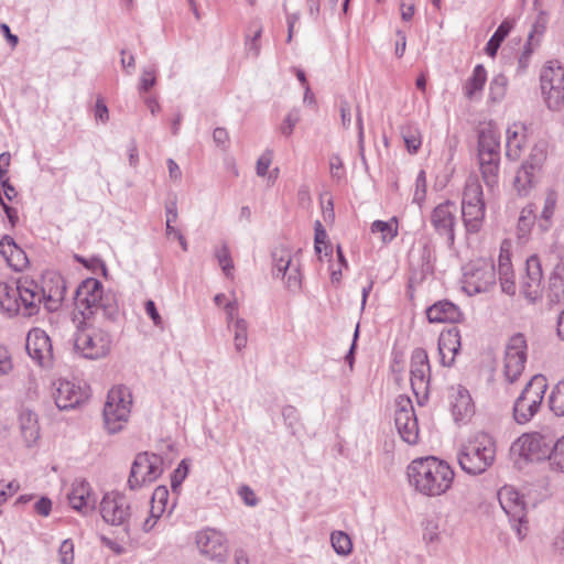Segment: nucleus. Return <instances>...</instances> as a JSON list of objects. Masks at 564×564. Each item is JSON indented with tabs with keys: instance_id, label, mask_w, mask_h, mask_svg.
<instances>
[{
	"instance_id": "15",
	"label": "nucleus",
	"mask_w": 564,
	"mask_h": 564,
	"mask_svg": "<svg viewBox=\"0 0 564 564\" xmlns=\"http://www.w3.org/2000/svg\"><path fill=\"white\" fill-rule=\"evenodd\" d=\"M527 343L522 334H517L509 339L505 351L503 377L505 381L512 384L521 377L527 361Z\"/></svg>"
},
{
	"instance_id": "12",
	"label": "nucleus",
	"mask_w": 564,
	"mask_h": 564,
	"mask_svg": "<svg viewBox=\"0 0 564 564\" xmlns=\"http://www.w3.org/2000/svg\"><path fill=\"white\" fill-rule=\"evenodd\" d=\"M501 508L508 514L512 529L520 540L528 534L525 505L520 494L512 487L505 486L498 491Z\"/></svg>"
},
{
	"instance_id": "9",
	"label": "nucleus",
	"mask_w": 564,
	"mask_h": 564,
	"mask_svg": "<svg viewBox=\"0 0 564 564\" xmlns=\"http://www.w3.org/2000/svg\"><path fill=\"white\" fill-rule=\"evenodd\" d=\"M556 435L550 429L523 434L511 446V451L530 462L547 459Z\"/></svg>"
},
{
	"instance_id": "22",
	"label": "nucleus",
	"mask_w": 564,
	"mask_h": 564,
	"mask_svg": "<svg viewBox=\"0 0 564 564\" xmlns=\"http://www.w3.org/2000/svg\"><path fill=\"white\" fill-rule=\"evenodd\" d=\"M542 270L538 258L531 257L527 261V274L522 278L521 294L534 303L542 296Z\"/></svg>"
},
{
	"instance_id": "8",
	"label": "nucleus",
	"mask_w": 564,
	"mask_h": 564,
	"mask_svg": "<svg viewBox=\"0 0 564 564\" xmlns=\"http://www.w3.org/2000/svg\"><path fill=\"white\" fill-rule=\"evenodd\" d=\"M495 286L496 269L490 260L477 259L464 268L463 289L468 295L486 293Z\"/></svg>"
},
{
	"instance_id": "62",
	"label": "nucleus",
	"mask_w": 564,
	"mask_h": 564,
	"mask_svg": "<svg viewBox=\"0 0 564 564\" xmlns=\"http://www.w3.org/2000/svg\"><path fill=\"white\" fill-rule=\"evenodd\" d=\"M144 308L149 317L152 319L153 324L156 327L163 328V319L158 312L155 303L152 300H148L145 302Z\"/></svg>"
},
{
	"instance_id": "58",
	"label": "nucleus",
	"mask_w": 564,
	"mask_h": 564,
	"mask_svg": "<svg viewBox=\"0 0 564 564\" xmlns=\"http://www.w3.org/2000/svg\"><path fill=\"white\" fill-rule=\"evenodd\" d=\"M357 129H358V150L359 156L362 161V164L367 167V160L365 155V132H364V123L361 118L360 108H357Z\"/></svg>"
},
{
	"instance_id": "11",
	"label": "nucleus",
	"mask_w": 564,
	"mask_h": 564,
	"mask_svg": "<svg viewBox=\"0 0 564 564\" xmlns=\"http://www.w3.org/2000/svg\"><path fill=\"white\" fill-rule=\"evenodd\" d=\"M163 459L160 455L139 453L131 466L128 486L131 490L142 487L147 482L156 480L163 471Z\"/></svg>"
},
{
	"instance_id": "64",
	"label": "nucleus",
	"mask_w": 564,
	"mask_h": 564,
	"mask_svg": "<svg viewBox=\"0 0 564 564\" xmlns=\"http://www.w3.org/2000/svg\"><path fill=\"white\" fill-rule=\"evenodd\" d=\"M213 139L218 147L223 148L224 150L227 149L229 142V134L225 128H216L213 132Z\"/></svg>"
},
{
	"instance_id": "53",
	"label": "nucleus",
	"mask_w": 564,
	"mask_h": 564,
	"mask_svg": "<svg viewBox=\"0 0 564 564\" xmlns=\"http://www.w3.org/2000/svg\"><path fill=\"white\" fill-rule=\"evenodd\" d=\"M282 416H283L284 423L291 430L292 434H295L296 429L299 426V421H300L297 410L292 405H286L282 410Z\"/></svg>"
},
{
	"instance_id": "51",
	"label": "nucleus",
	"mask_w": 564,
	"mask_h": 564,
	"mask_svg": "<svg viewBox=\"0 0 564 564\" xmlns=\"http://www.w3.org/2000/svg\"><path fill=\"white\" fill-rule=\"evenodd\" d=\"M215 257L221 267V270L226 276H232L234 272V262L230 256L229 248L226 243H224L220 248L215 250Z\"/></svg>"
},
{
	"instance_id": "2",
	"label": "nucleus",
	"mask_w": 564,
	"mask_h": 564,
	"mask_svg": "<svg viewBox=\"0 0 564 564\" xmlns=\"http://www.w3.org/2000/svg\"><path fill=\"white\" fill-rule=\"evenodd\" d=\"M104 301L101 303V317L109 322H116L120 315L116 294L111 291H105L102 283L94 278L84 280L75 292V306L84 319L91 318V304L95 299Z\"/></svg>"
},
{
	"instance_id": "1",
	"label": "nucleus",
	"mask_w": 564,
	"mask_h": 564,
	"mask_svg": "<svg viewBox=\"0 0 564 564\" xmlns=\"http://www.w3.org/2000/svg\"><path fill=\"white\" fill-rule=\"evenodd\" d=\"M454 470L434 456L414 459L408 467L411 485L422 495L437 497L445 494L454 480Z\"/></svg>"
},
{
	"instance_id": "19",
	"label": "nucleus",
	"mask_w": 564,
	"mask_h": 564,
	"mask_svg": "<svg viewBox=\"0 0 564 564\" xmlns=\"http://www.w3.org/2000/svg\"><path fill=\"white\" fill-rule=\"evenodd\" d=\"M102 519L112 525H123L130 518V505L119 492L106 494L100 503Z\"/></svg>"
},
{
	"instance_id": "31",
	"label": "nucleus",
	"mask_w": 564,
	"mask_h": 564,
	"mask_svg": "<svg viewBox=\"0 0 564 564\" xmlns=\"http://www.w3.org/2000/svg\"><path fill=\"white\" fill-rule=\"evenodd\" d=\"M542 32L543 31L540 30L539 26L535 24L532 26V30L529 32L527 42L523 46V50L518 57V67H517L518 74H523L527 70L534 50L540 45V36L542 35Z\"/></svg>"
},
{
	"instance_id": "59",
	"label": "nucleus",
	"mask_w": 564,
	"mask_h": 564,
	"mask_svg": "<svg viewBox=\"0 0 564 564\" xmlns=\"http://www.w3.org/2000/svg\"><path fill=\"white\" fill-rule=\"evenodd\" d=\"M156 83L155 69L154 68H145L142 72L140 78L139 90L141 93L148 91L151 87H153Z\"/></svg>"
},
{
	"instance_id": "13",
	"label": "nucleus",
	"mask_w": 564,
	"mask_h": 564,
	"mask_svg": "<svg viewBox=\"0 0 564 564\" xmlns=\"http://www.w3.org/2000/svg\"><path fill=\"white\" fill-rule=\"evenodd\" d=\"M410 381L412 391L420 405L429 398L431 367L425 349L415 348L411 356Z\"/></svg>"
},
{
	"instance_id": "10",
	"label": "nucleus",
	"mask_w": 564,
	"mask_h": 564,
	"mask_svg": "<svg viewBox=\"0 0 564 564\" xmlns=\"http://www.w3.org/2000/svg\"><path fill=\"white\" fill-rule=\"evenodd\" d=\"M540 82L547 107L558 109L564 101V67L558 61H549L541 70Z\"/></svg>"
},
{
	"instance_id": "32",
	"label": "nucleus",
	"mask_w": 564,
	"mask_h": 564,
	"mask_svg": "<svg viewBox=\"0 0 564 564\" xmlns=\"http://www.w3.org/2000/svg\"><path fill=\"white\" fill-rule=\"evenodd\" d=\"M545 391V378L543 376H534L525 384L520 394L523 397V400L530 401L532 405L541 408Z\"/></svg>"
},
{
	"instance_id": "46",
	"label": "nucleus",
	"mask_w": 564,
	"mask_h": 564,
	"mask_svg": "<svg viewBox=\"0 0 564 564\" xmlns=\"http://www.w3.org/2000/svg\"><path fill=\"white\" fill-rule=\"evenodd\" d=\"M169 500V490L165 486H159L154 489L151 502V512L152 516L160 518V516L164 512L166 508V503Z\"/></svg>"
},
{
	"instance_id": "36",
	"label": "nucleus",
	"mask_w": 564,
	"mask_h": 564,
	"mask_svg": "<svg viewBox=\"0 0 564 564\" xmlns=\"http://www.w3.org/2000/svg\"><path fill=\"white\" fill-rule=\"evenodd\" d=\"M485 205L482 187L477 176H469L466 181L462 206Z\"/></svg>"
},
{
	"instance_id": "56",
	"label": "nucleus",
	"mask_w": 564,
	"mask_h": 564,
	"mask_svg": "<svg viewBox=\"0 0 564 564\" xmlns=\"http://www.w3.org/2000/svg\"><path fill=\"white\" fill-rule=\"evenodd\" d=\"M426 196V176L425 172L421 170L416 176L415 181V192L413 196V202L421 204Z\"/></svg>"
},
{
	"instance_id": "21",
	"label": "nucleus",
	"mask_w": 564,
	"mask_h": 564,
	"mask_svg": "<svg viewBox=\"0 0 564 564\" xmlns=\"http://www.w3.org/2000/svg\"><path fill=\"white\" fill-rule=\"evenodd\" d=\"M25 349L40 366H48L53 359V347L48 335L41 328H33L26 336Z\"/></svg>"
},
{
	"instance_id": "20",
	"label": "nucleus",
	"mask_w": 564,
	"mask_h": 564,
	"mask_svg": "<svg viewBox=\"0 0 564 564\" xmlns=\"http://www.w3.org/2000/svg\"><path fill=\"white\" fill-rule=\"evenodd\" d=\"M54 386L55 392L53 395L59 410L75 409L89 397L86 389L65 379L57 380Z\"/></svg>"
},
{
	"instance_id": "6",
	"label": "nucleus",
	"mask_w": 564,
	"mask_h": 564,
	"mask_svg": "<svg viewBox=\"0 0 564 564\" xmlns=\"http://www.w3.org/2000/svg\"><path fill=\"white\" fill-rule=\"evenodd\" d=\"M131 403V393L126 387H116L108 392L104 408V422L110 434L123 429L130 415Z\"/></svg>"
},
{
	"instance_id": "52",
	"label": "nucleus",
	"mask_w": 564,
	"mask_h": 564,
	"mask_svg": "<svg viewBox=\"0 0 564 564\" xmlns=\"http://www.w3.org/2000/svg\"><path fill=\"white\" fill-rule=\"evenodd\" d=\"M401 133L409 153H416L422 143L419 131L411 127H406L402 128Z\"/></svg>"
},
{
	"instance_id": "23",
	"label": "nucleus",
	"mask_w": 564,
	"mask_h": 564,
	"mask_svg": "<svg viewBox=\"0 0 564 564\" xmlns=\"http://www.w3.org/2000/svg\"><path fill=\"white\" fill-rule=\"evenodd\" d=\"M0 256L17 272L24 270L29 265L25 251L9 235H4L0 240Z\"/></svg>"
},
{
	"instance_id": "39",
	"label": "nucleus",
	"mask_w": 564,
	"mask_h": 564,
	"mask_svg": "<svg viewBox=\"0 0 564 564\" xmlns=\"http://www.w3.org/2000/svg\"><path fill=\"white\" fill-rule=\"evenodd\" d=\"M487 80V72L482 64L475 66L470 78L464 86L465 96L473 99L477 93H480Z\"/></svg>"
},
{
	"instance_id": "55",
	"label": "nucleus",
	"mask_w": 564,
	"mask_h": 564,
	"mask_svg": "<svg viewBox=\"0 0 564 564\" xmlns=\"http://www.w3.org/2000/svg\"><path fill=\"white\" fill-rule=\"evenodd\" d=\"M187 473H188V466L185 463V460H182L178 464L177 468L173 471V475L171 477V487H172L173 491L176 492L178 490L182 482L186 478Z\"/></svg>"
},
{
	"instance_id": "45",
	"label": "nucleus",
	"mask_w": 564,
	"mask_h": 564,
	"mask_svg": "<svg viewBox=\"0 0 564 564\" xmlns=\"http://www.w3.org/2000/svg\"><path fill=\"white\" fill-rule=\"evenodd\" d=\"M507 88L508 78L503 74H497L489 84V99L492 102H500L507 94Z\"/></svg>"
},
{
	"instance_id": "30",
	"label": "nucleus",
	"mask_w": 564,
	"mask_h": 564,
	"mask_svg": "<svg viewBox=\"0 0 564 564\" xmlns=\"http://www.w3.org/2000/svg\"><path fill=\"white\" fill-rule=\"evenodd\" d=\"M21 435L26 446L33 445L40 436L37 416L30 410H24L19 416Z\"/></svg>"
},
{
	"instance_id": "42",
	"label": "nucleus",
	"mask_w": 564,
	"mask_h": 564,
	"mask_svg": "<svg viewBox=\"0 0 564 564\" xmlns=\"http://www.w3.org/2000/svg\"><path fill=\"white\" fill-rule=\"evenodd\" d=\"M535 220V206L533 204H528L525 207L522 208L518 219L517 229L519 237H525L527 235H529Z\"/></svg>"
},
{
	"instance_id": "5",
	"label": "nucleus",
	"mask_w": 564,
	"mask_h": 564,
	"mask_svg": "<svg viewBox=\"0 0 564 564\" xmlns=\"http://www.w3.org/2000/svg\"><path fill=\"white\" fill-rule=\"evenodd\" d=\"M73 340L75 351L86 359H99L110 351L111 337L109 333L89 327L86 323L78 326Z\"/></svg>"
},
{
	"instance_id": "57",
	"label": "nucleus",
	"mask_w": 564,
	"mask_h": 564,
	"mask_svg": "<svg viewBox=\"0 0 564 564\" xmlns=\"http://www.w3.org/2000/svg\"><path fill=\"white\" fill-rule=\"evenodd\" d=\"M59 561L61 564H73L74 562V544L72 540H64L61 543L59 550Z\"/></svg>"
},
{
	"instance_id": "54",
	"label": "nucleus",
	"mask_w": 564,
	"mask_h": 564,
	"mask_svg": "<svg viewBox=\"0 0 564 564\" xmlns=\"http://www.w3.org/2000/svg\"><path fill=\"white\" fill-rule=\"evenodd\" d=\"M299 121H300V111L297 109L291 110L286 115L283 123L280 127L281 133L285 137H290L293 133V129Z\"/></svg>"
},
{
	"instance_id": "40",
	"label": "nucleus",
	"mask_w": 564,
	"mask_h": 564,
	"mask_svg": "<svg viewBox=\"0 0 564 564\" xmlns=\"http://www.w3.org/2000/svg\"><path fill=\"white\" fill-rule=\"evenodd\" d=\"M539 410L540 408L532 405L530 401L523 400L520 394L513 403V419L518 424H525L531 421Z\"/></svg>"
},
{
	"instance_id": "48",
	"label": "nucleus",
	"mask_w": 564,
	"mask_h": 564,
	"mask_svg": "<svg viewBox=\"0 0 564 564\" xmlns=\"http://www.w3.org/2000/svg\"><path fill=\"white\" fill-rule=\"evenodd\" d=\"M332 546L339 555H348L352 550V543L349 535L343 531H335L330 535Z\"/></svg>"
},
{
	"instance_id": "25",
	"label": "nucleus",
	"mask_w": 564,
	"mask_h": 564,
	"mask_svg": "<svg viewBox=\"0 0 564 564\" xmlns=\"http://www.w3.org/2000/svg\"><path fill=\"white\" fill-rule=\"evenodd\" d=\"M506 155L509 160L517 161L528 140V128L524 123L514 122L507 129Z\"/></svg>"
},
{
	"instance_id": "41",
	"label": "nucleus",
	"mask_w": 564,
	"mask_h": 564,
	"mask_svg": "<svg viewBox=\"0 0 564 564\" xmlns=\"http://www.w3.org/2000/svg\"><path fill=\"white\" fill-rule=\"evenodd\" d=\"M557 203V195L554 191L550 189L547 191L545 198H544V205L543 209L540 216V223L539 227L542 229V231H546L551 226V219L554 215L555 207Z\"/></svg>"
},
{
	"instance_id": "37",
	"label": "nucleus",
	"mask_w": 564,
	"mask_h": 564,
	"mask_svg": "<svg viewBox=\"0 0 564 564\" xmlns=\"http://www.w3.org/2000/svg\"><path fill=\"white\" fill-rule=\"evenodd\" d=\"M546 299L550 304H557L564 300V270L556 269L549 279Z\"/></svg>"
},
{
	"instance_id": "60",
	"label": "nucleus",
	"mask_w": 564,
	"mask_h": 564,
	"mask_svg": "<svg viewBox=\"0 0 564 564\" xmlns=\"http://www.w3.org/2000/svg\"><path fill=\"white\" fill-rule=\"evenodd\" d=\"M329 170L333 178L340 181L345 175L344 163L338 154H333L329 159Z\"/></svg>"
},
{
	"instance_id": "29",
	"label": "nucleus",
	"mask_w": 564,
	"mask_h": 564,
	"mask_svg": "<svg viewBox=\"0 0 564 564\" xmlns=\"http://www.w3.org/2000/svg\"><path fill=\"white\" fill-rule=\"evenodd\" d=\"M539 180L540 176L538 174L521 164L513 178V188L519 196L527 197L535 187Z\"/></svg>"
},
{
	"instance_id": "61",
	"label": "nucleus",
	"mask_w": 564,
	"mask_h": 564,
	"mask_svg": "<svg viewBox=\"0 0 564 564\" xmlns=\"http://www.w3.org/2000/svg\"><path fill=\"white\" fill-rule=\"evenodd\" d=\"M13 368L9 350L0 346V376L8 375Z\"/></svg>"
},
{
	"instance_id": "4",
	"label": "nucleus",
	"mask_w": 564,
	"mask_h": 564,
	"mask_svg": "<svg viewBox=\"0 0 564 564\" xmlns=\"http://www.w3.org/2000/svg\"><path fill=\"white\" fill-rule=\"evenodd\" d=\"M495 442L486 434H480L462 444L457 453L460 468L469 475L485 473L495 462Z\"/></svg>"
},
{
	"instance_id": "27",
	"label": "nucleus",
	"mask_w": 564,
	"mask_h": 564,
	"mask_svg": "<svg viewBox=\"0 0 564 564\" xmlns=\"http://www.w3.org/2000/svg\"><path fill=\"white\" fill-rule=\"evenodd\" d=\"M68 501L73 509L87 513L94 509L95 498L90 494L89 484L85 480L75 481L68 494Z\"/></svg>"
},
{
	"instance_id": "28",
	"label": "nucleus",
	"mask_w": 564,
	"mask_h": 564,
	"mask_svg": "<svg viewBox=\"0 0 564 564\" xmlns=\"http://www.w3.org/2000/svg\"><path fill=\"white\" fill-rule=\"evenodd\" d=\"M475 406L469 392L459 387L452 400V413L455 422H467L474 414Z\"/></svg>"
},
{
	"instance_id": "50",
	"label": "nucleus",
	"mask_w": 564,
	"mask_h": 564,
	"mask_svg": "<svg viewBox=\"0 0 564 564\" xmlns=\"http://www.w3.org/2000/svg\"><path fill=\"white\" fill-rule=\"evenodd\" d=\"M234 330H235V337H234V344L236 350L240 351L242 350L248 340V323L243 318H236L234 322Z\"/></svg>"
},
{
	"instance_id": "38",
	"label": "nucleus",
	"mask_w": 564,
	"mask_h": 564,
	"mask_svg": "<svg viewBox=\"0 0 564 564\" xmlns=\"http://www.w3.org/2000/svg\"><path fill=\"white\" fill-rule=\"evenodd\" d=\"M513 28L511 20H503L486 44L485 52L488 56L495 57L501 43L509 35Z\"/></svg>"
},
{
	"instance_id": "43",
	"label": "nucleus",
	"mask_w": 564,
	"mask_h": 564,
	"mask_svg": "<svg viewBox=\"0 0 564 564\" xmlns=\"http://www.w3.org/2000/svg\"><path fill=\"white\" fill-rule=\"evenodd\" d=\"M498 273L501 291L508 295H514L517 286L512 264L502 263V265H498Z\"/></svg>"
},
{
	"instance_id": "16",
	"label": "nucleus",
	"mask_w": 564,
	"mask_h": 564,
	"mask_svg": "<svg viewBox=\"0 0 564 564\" xmlns=\"http://www.w3.org/2000/svg\"><path fill=\"white\" fill-rule=\"evenodd\" d=\"M196 544L202 555L223 563L228 556V545L223 533L214 529H206L197 533Z\"/></svg>"
},
{
	"instance_id": "35",
	"label": "nucleus",
	"mask_w": 564,
	"mask_h": 564,
	"mask_svg": "<svg viewBox=\"0 0 564 564\" xmlns=\"http://www.w3.org/2000/svg\"><path fill=\"white\" fill-rule=\"evenodd\" d=\"M546 158L547 142L544 140H540L532 147L529 158L522 163V165L532 170L535 174L540 176Z\"/></svg>"
},
{
	"instance_id": "63",
	"label": "nucleus",
	"mask_w": 564,
	"mask_h": 564,
	"mask_svg": "<svg viewBox=\"0 0 564 564\" xmlns=\"http://www.w3.org/2000/svg\"><path fill=\"white\" fill-rule=\"evenodd\" d=\"M272 161V153L270 151L264 152L257 161V174L264 176L269 170Z\"/></svg>"
},
{
	"instance_id": "3",
	"label": "nucleus",
	"mask_w": 564,
	"mask_h": 564,
	"mask_svg": "<svg viewBox=\"0 0 564 564\" xmlns=\"http://www.w3.org/2000/svg\"><path fill=\"white\" fill-rule=\"evenodd\" d=\"M478 162L482 181L494 191L499 182L500 133L490 123L478 133Z\"/></svg>"
},
{
	"instance_id": "7",
	"label": "nucleus",
	"mask_w": 564,
	"mask_h": 564,
	"mask_svg": "<svg viewBox=\"0 0 564 564\" xmlns=\"http://www.w3.org/2000/svg\"><path fill=\"white\" fill-rule=\"evenodd\" d=\"M18 297L21 305L19 315L23 317H31L39 313L40 305L43 301H61L65 293V286L56 290L54 294H46L45 290L41 288L34 280L29 278H21L17 282Z\"/></svg>"
},
{
	"instance_id": "49",
	"label": "nucleus",
	"mask_w": 564,
	"mask_h": 564,
	"mask_svg": "<svg viewBox=\"0 0 564 564\" xmlns=\"http://www.w3.org/2000/svg\"><path fill=\"white\" fill-rule=\"evenodd\" d=\"M372 232H381L383 241H391L398 235V225L395 218L391 221L376 220L371 225Z\"/></svg>"
},
{
	"instance_id": "33",
	"label": "nucleus",
	"mask_w": 564,
	"mask_h": 564,
	"mask_svg": "<svg viewBox=\"0 0 564 564\" xmlns=\"http://www.w3.org/2000/svg\"><path fill=\"white\" fill-rule=\"evenodd\" d=\"M485 205L462 206V216L466 230L470 234L478 232L485 219Z\"/></svg>"
},
{
	"instance_id": "47",
	"label": "nucleus",
	"mask_w": 564,
	"mask_h": 564,
	"mask_svg": "<svg viewBox=\"0 0 564 564\" xmlns=\"http://www.w3.org/2000/svg\"><path fill=\"white\" fill-rule=\"evenodd\" d=\"M550 409L557 416H564V379L552 390L549 397Z\"/></svg>"
},
{
	"instance_id": "26",
	"label": "nucleus",
	"mask_w": 564,
	"mask_h": 564,
	"mask_svg": "<svg viewBox=\"0 0 564 564\" xmlns=\"http://www.w3.org/2000/svg\"><path fill=\"white\" fill-rule=\"evenodd\" d=\"M459 348L460 336L456 327L441 333L438 338V354L443 366L451 367L454 364Z\"/></svg>"
},
{
	"instance_id": "17",
	"label": "nucleus",
	"mask_w": 564,
	"mask_h": 564,
	"mask_svg": "<svg viewBox=\"0 0 564 564\" xmlns=\"http://www.w3.org/2000/svg\"><path fill=\"white\" fill-rule=\"evenodd\" d=\"M456 212V204L446 200L438 204L431 214L433 228L440 236L446 238L449 246H453L455 241Z\"/></svg>"
},
{
	"instance_id": "14",
	"label": "nucleus",
	"mask_w": 564,
	"mask_h": 564,
	"mask_svg": "<svg viewBox=\"0 0 564 564\" xmlns=\"http://www.w3.org/2000/svg\"><path fill=\"white\" fill-rule=\"evenodd\" d=\"M394 423L401 438L405 443L410 445L417 443V419L412 400L408 395L401 394L395 399Z\"/></svg>"
},
{
	"instance_id": "24",
	"label": "nucleus",
	"mask_w": 564,
	"mask_h": 564,
	"mask_svg": "<svg viewBox=\"0 0 564 564\" xmlns=\"http://www.w3.org/2000/svg\"><path fill=\"white\" fill-rule=\"evenodd\" d=\"M430 323H459L463 318L460 308L448 300L434 303L426 310Z\"/></svg>"
},
{
	"instance_id": "34",
	"label": "nucleus",
	"mask_w": 564,
	"mask_h": 564,
	"mask_svg": "<svg viewBox=\"0 0 564 564\" xmlns=\"http://www.w3.org/2000/svg\"><path fill=\"white\" fill-rule=\"evenodd\" d=\"M0 307L10 315H19L21 305L18 297V286L13 288L0 282Z\"/></svg>"
},
{
	"instance_id": "44",
	"label": "nucleus",
	"mask_w": 564,
	"mask_h": 564,
	"mask_svg": "<svg viewBox=\"0 0 564 564\" xmlns=\"http://www.w3.org/2000/svg\"><path fill=\"white\" fill-rule=\"evenodd\" d=\"M550 468L555 471H564V436L554 440L547 457Z\"/></svg>"
},
{
	"instance_id": "18",
	"label": "nucleus",
	"mask_w": 564,
	"mask_h": 564,
	"mask_svg": "<svg viewBox=\"0 0 564 564\" xmlns=\"http://www.w3.org/2000/svg\"><path fill=\"white\" fill-rule=\"evenodd\" d=\"M273 269L272 274L275 278L286 276V286L292 290L301 288V274L299 264L293 263L291 251L284 248L275 249L272 252Z\"/></svg>"
}]
</instances>
